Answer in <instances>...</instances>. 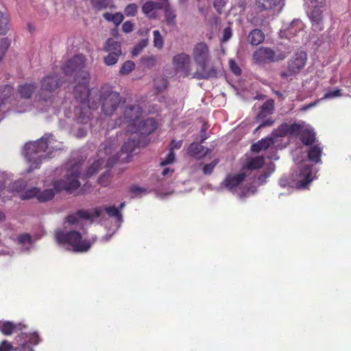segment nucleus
<instances>
[{"instance_id": "obj_8", "label": "nucleus", "mask_w": 351, "mask_h": 351, "mask_svg": "<svg viewBox=\"0 0 351 351\" xmlns=\"http://www.w3.org/2000/svg\"><path fill=\"white\" fill-rule=\"evenodd\" d=\"M119 160V158L117 156H112L108 158L106 162L104 159L100 158L95 161L92 165L87 170V176H92L96 173L101 167V166L106 163V167L108 171L100 176L98 178V182L104 186H106L110 180V172L109 170L112 168Z\"/></svg>"}, {"instance_id": "obj_62", "label": "nucleus", "mask_w": 351, "mask_h": 351, "mask_svg": "<svg viewBox=\"0 0 351 351\" xmlns=\"http://www.w3.org/2000/svg\"><path fill=\"white\" fill-rule=\"evenodd\" d=\"M173 172V169H171L169 167H167V168H165L163 170H162V175L163 176H166L169 172Z\"/></svg>"}, {"instance_id": "obj_53", "label": "nucleus", "mask_w": 351, "mask_h": 351, "mask_svg": "<svg viewBox=\"0 0 351 351\" xmlns=\"http://www.w3.org/2000/svg\"><path fill=\"white\" fill-rule=\"evenodd\" d=\"M230 66L231 71L237 75H240L241 74V69L238 66V65L233 61H230Z\"/></svg>"}, {"instance_id": "obj_18", "label": "nucleus", "mask_w": 351, "mask_h": 351, "mask_svg": "<svg viewBox=\"0 0 351 351\" xmlns=\"http://www.w3.org/2000/svg\"><path fill=\"white\" fill-rule=\"evenodd\" d=\"M26 326L21 323L15 324L10 321L0 322V331L4 335H10L18 330L21 331Z\"/></svg>"}, {"instance_id": "obj_15", "label": "nucleus", "mask_w": 351, "mask_h": 351, "mask_svg": "<svg viewBox=\"0 0 351 351\" xmlns=\"http://www.w3.org/2000/svg\"><path fill=\"white\" fill-rule=\"evenodd\" d=\"M253 58L256 63L261 64L278 61L283 58H276L274 51L270 48L261 47L254 53Z\"/></svg>"}, {"instance_id": "obj_23", "label": "nucleus", "mask_w": 351, "mask_h": 351, "mask_svg": "<svg viewBox=\"0 0 351 351\" xmlns=\"http://www.w3.org/2000/svg\"><path fill=\"white\" fill-rule=\"evenodd\" d=\"M300 141L305 145H312L315 142V133L311 128H303L300 134Z\"/></svg>"}, {"instance_id": "obj_46", "label": "nucleus", "mask_w": 351, "mask_h": 351, "mask_svg": "<svg viewBox=\"0 0 351 351\" xmlns=\"http://www.w3.org/2000/svg\"><path fill=\"white\" fill-rule=\"evenodd\" d=\"M174 160H175L174 152L173 150H169L165 159H164L163 160H162L160 162V165L165 166L167 165L171 164L174 162Z\"/></svg>"}, {"instance_id": "obj_24", "label": "nucleus", "mask_w": 351, "mask_h": 351, "mask_svg": "<svg viewBox=\"0 0 351 351\" xmlns=\"http://www.w3.org/2000/svg\"><path fill=\"white\" fill-rule=\"evenodd\" d=\"M36 89L35 83H25L18 87V92L22 98L29 99Z\"/></svg>"}, {"instance_id": "obj_27", "label": "nucleus", "mask_w": 351, "mask_h": 351, "mask_svg": "<svg viewBox=\"0 0 351 351\" xmlns=\"http://www.w3.org/2000/svg\"><path fill=\"white\" fill-rule=\"evenodd\" d=\"M322 154V147L317 145H311L308 149L307 158L308 160L316 164L321 161Z\"/></svg>"}, {"instance_id": "obj_10", "label": "nucleus", "mask_w": 351, "mask_h": 351, "mask_svg": "<svg viewBox=\"0 0 351 351\" xmlns=\"http://www.w3.org/2000/svg\"><path fill=\"white\" fill-rule=\"evenodd\" d=\"M85 65V57L82 54L74 56L68 60L62 66V71L65 75H75L74 78L78 79L81 72H86L83 70Z\"/></svg>"}, {"instance_id": "obj_39", "label": "nucleus", "mask_w": 351, "mask_h": 351, "mask_svg": "<svg viewBox=\"0 0 351 351\" xmlns=\"http://www.w3.org/2000/svg\"><path fill=\"white\" fill-rule=\"evenodd\" d=\"M153 36L154 47L158 49H162L164 46V39L163 37L161 36L159 30H154L153 32Z\"/></svg>"}, {"instance_id": "obj_11", "label": "nucleus", "mask_w": 351, "mask_h": 351, "mask_svg": "<svg viewBox=\"0 0 351 351\" xmlns=\"http://www.w3.org/2000/svg\"><path fill=\"white\" fill-rule=\"evenodd\" d=\"M104 51L108 53V55L104 58L105 64L112 66L118 62L122 54L121 45L112 38H108L104 44Z\"/></svg>"}, {"instance_id": "obj_12", "label": "nucleus", "mask_w": 351, "mask_h": 351, "mask_svg": "<svg viewBox=\"0 0 351 351\" xmlns=\"http://www.w3.org/2000/svg\"><path fill=\"white\" fill-rule=\"evenodd\" d=\"M63 82V80L58 75L52 74L47 75L41 81L40 97L43 100L47 101L50 97L47 95V94H51L58 87L62 86Z\"/></svg>"}, {"instance_id": "obj_9", "label": "nucleus", "mask_w": 351, "mask_h": 351, "mask_svg": "<svg viewBox=\"0 0 351 351\" xmlns=\"http://www.w3.org/2000/svg\"><path fill=\"white\" fill-rule=\"evenodd\" d=\"M307 55L304 51L295 53L293 56L288 61L287 71L280 73L283 79H287L290 76L298 73L306 65Z\"/></svg>"}, {"instance_id": "obj_13", "label": "nucleus", "mask_w": 351, "mask_h": 351, "mask_svg": "<svg viewBox=\"0 0 351 351\" xmlns=\"http://www.w3.org/2000/svg\"><path fill=\"white\" fill-rule=\"evenodd\" d=\"M86 106L82 105L80 107H76L75 109V114L76 115L77 121L81 124H86L91 116L90 110L97 109L99 107L98 101L88 99V103H86Z\"/></svg>"}, {"instance_id": "obj_54", "label": "nucleus", "mask_w": 351, "mask_h": 351, "mask_svg": "<svg viewBox=\"0 0 351 351\" xmlns=\"http://www.w3.org/2000/svg\"><path fill=\"white\" fill-rule=\"evenodd\" d=\"M182 145V141H176V140H172L171 142V147H170V149L169 150H173L176 149H180Z\"/></svg>"}, {"instance_id": "obj_51", "label": "nucleus", "mask_w": 351, "mask_h": 351, "mask_svg": "<svg viewBox=\"0 0 351 351\" xmlns=\"http://www.w3.org/2000/svg\"><path fill=\"white\" fill-rule=\"evenodd\" d=\"M133 29H134V25L131 21H125L122 25V30L125 33H130L131 32L133 31Z\"/></svg>"}, {"instance_id": "obj_60", "label": "nucleus", "mask_w": 351, "mask_h": 351, "mask_svg": "<svg viewBox=\"0 0 351 351\" xmlns=\"http://www.w3.org/2000/svg\"><path fill=\"white\" fill-rule=\"evenodd\" d=\"M102 210L100 207H96L94 208V216L99 217L101 215Z\"/></svg>"}, {"instance_id": "obj_49", "label": "nucleus", "mask_w": 351, "mask_h": 351, "mask_svg": "<svg viewBox=\"0 0 351 351\" xmlns=\"http://www.w3.org/2000/svg\"><path fill=\"white\" fill-rule=\"evenodd\" d=\"M209 128V125L208 123H204L202 125L201 130H200V137L201 140L199 141L200 143H204V141L207 139L208 136L206 134V131Z\"/></svg>"}, {"instance_id": "obj_41", "label": "nucleus", "mask_w": 351, "mask_h": 351, "mask_svg": "<svg viewBox=\"0 0 351 351\" xmlns=\"http://www.w3.org/2000/svg\"><path fill=\"white\" fill-rule=\"evenodd\" d=\"M135 64L133 61L128 60L125 62L119 70V73L121 75H128L134 69Z\"/></svg>"}, {"instance_id": "obj_31", "label": "nucleus", "mask_w": 351, "mask_h": 351, "mask_svg": "<svg viewBox=\"0 0 351 351\" xmlns=\"http://www.w3.org/2000/svg\"><path fill=\"white\" fill-rule=\"evenodd\" d=\"M10 29V23L8 16L0 11V35H6Z\"/></svg>"}, {"instance_id": "obj_21", "label": "nucleus", "mask_w": 351, "mask_h": 351, "mask_svg": "<svg viewBox=\"0 0 351 351\" xmlns=\"http://www.w3.org/2000/svg\"><path fill=\"white\" fill-rule=\"evenodd\" d=\"M202 143H193L189 147V153L191 156L197 158L204 157L209 152L208 148L201 145Z\"/></svg>"}, {"instance_id": "obj_58", "label": "nucleus", "mask_w": 351, "mask_h": 351, "mask_svg": "<svg viewBox=\"0 0 351 351\" xmlns=\"http://www.w3.org/2000/svg\"><path fill=\"white\" fill-rule=\"evenodd\" d=\"M66 221L70 224H75L77 222L75 215H71L66 217Z\"/></svg>"}, {"instance_id": "obj_47", "label": "nucleus", "mask_w": 351, "mask_h": 351, "mask_svg": "<svg viewBox=\"0 0 351 351\" xmlns=\"http://www.w3.org/2000/svg\"><path fill=\"white\" fill-rule=\"evenodd\" d=\"M341 96V90L340 89H335L330 90L324 94V99H331Z\"/></svg>"}, {"instance_id": "obj_19", "label": "nucleus", "mask_w": 351, "mask_h": 351, "mask_svg": "<svg viewBox=\"0 0 351 351\" xmlns=\"http://www.w3.org/2000/svg\"><path fill=\"white\" fill-rule=\"evenodd\" d=\"M191 58L185 53H180L173 56L172 64L178 71H184L190 63Z\"/></svg>"}, {"instance_id": "obj_26", "label": "nucleus", "mask_w": 351, "mask_h": 351, "mask_svg": "<svg viewBox=\"0 0 351 351\" xmlns=\"http://www.w3.org/2000/svg\"><path fill=\"white\" fill-rule=\"evenodd\" d=\"M274 110V101L273 99H267L261 108V111L258 113L256 118L261 119L271 114Z\"/></svg>"}, {"instance_id": "obj_3", "label": "nucleus", "mask_w": 351, "mask_h": 351, "mask_svg": "<svg viewBox=\"0 0 351 351\" xmlns=\"http://www.w3.org/2000/svg\"><path fill=\"white\" fill-rule=\"evenodd\" d=\"M55 239L59 245L75 252H87L91 246L90 242L82 240V234L75 230L66 232L58 230L55 232Z\"/></svg>"}, {"instance_id": "obj_34", "label": "nucleus", "mask_w": 351, "mask_h": 351, "mask_svg": "<svg viewBox=\"0 0 351 351\" xmlns=\"http://www.w3.org/2000/svg\"><path fill=\"white\" fill-rule=\"evenodd\" d=\"M154 84L156 90L158 93H161L163 92L167 88L169 82L165 77L162 76H159L154 78Z\"/></svg>"}, {"instance_id": "obj_4", "label": "nucleus", "mask_w": 351, "mask_h": 351, "mask_svg": "<svg viewBox=\"0 0 351 351\" xmlns=\"http://www.w3.org/2000/svg\"><path fill=\"white\" fill-rule=\"evenodd\" d=\"M99 97L96 96L95 101L101 103V110L106 116L113 115L120 105L124 102L119 93L115 91L109 84H104L99 89Z\"/></svg>"}, {"instance_id": "obj_44", "label": "nucleus", "mask_w": 351, "mask_h": 351, "mask_svg": "<svg viewBox=\"0 0 351 351\" xmlns=\"http://www.w3.org/2000/svg\"><path fill=\"white\" fill-rule=\"evenodd\" d=\"M138 7L135 3H130L128 5L125 10L124 13L127 16H134L137 13Z\"/></svg>"}, {"instance_id": "obj_37", "label": "nucleus", "mask_w": 351, "mask_h": 351, "mask_svg": "<svg viewBox=\"0 0 351 351\" xmlns=\"http://www.w3.org/2000/svg\"><path fill=\"white\" fill-rule=\"evenodd\" d=\"M304 128V123H294L289 124V134L291 136H298Z\"/></svg>"}, {"instance_id": "obj_36", "label": "nucleus", "mask_w": 351, "mask_h": 351, "mask_svg": "<svg viewBox=\"0 0 351 351\" xmlns=\"http://www.w3.org/2000/svg\"><path fill=\"white\" fill-rule=\"evenodd\" d=\"M11 45V40L7 37L0 39V62L5 57L8 49Z\"/></svg>"}, {"instance_id": "obj_2", "label": "nucleus", "mask_w": 351, "mask_h": 351, "mask_svg": "<svg viewBox=\"0 0 351 351\" xmlns=\"http://www.w3.org/2000/svg\"><path fill=\"white\" fill-rule=\"evenodd\" d=\"M80 173L78 171L73 169H69L63 179L58 180L53 182L54 189H48L40 191L38 189L37 199L39 202H45L51 200L55 196L56 193L66 191L67 192H72L80 186L79 182Z\"/></svg>"}, {"instance_id": "obj_57", "label": "nucleus", "mask_w": 351, "mask_h": 351, "mask_svg": "<svg viewBox=\"0 0 351 351\" xmlns=\"http://www.w3.org/2000/svg\"><path fill=\"white\" fill-rule=\"evenodd\" d=\"M101 149H103L106 154H112V146L110 145H108L107 143H102L101 145Z\"/></svg>"}, {"instance_id": "obj_48", "label": "nucleus", "mask_w": 351, "mask_h": 351, "mask_svg": "<svg viewBox=\"0 0 351 351\" xmlns=\"http://www.w3.org/2000/svg\"><path fill=\"white\" fill-rule=\"evenodd\" d=\"M130 192L137 196L138 195H140L141 193H146L147 189L136 185H134L130 188Z\"/></svg>"}, {"instance_id": "obj_5", "label": "nucleus", "mask_w": 351, "mask_h": 351, "mask_svg": "<svg viewBox=\"0 0 351 351\" xmlns=\"http://www.w3.org/2000/svg\"><path fill=\"white\" fill-rule=\"evenodd\" d=\"M193 56L196 64L201 67V71H196L193 73L194 78L203 80L217 77V70L215 67H212L209 70L206 69L210 56L208 46L205 43L201 42L195 45Z\"/></svg>"}, {"instance_id": "obj_56", "label": "nucleus", "mask_w": 351, "mask_h": 351, "mask_svg": "<svg viewBox=\"0 0 351 351\" xmlns=\"http://www.w3.org/2000/svg\"><path fill=\"white\" fill-rule=\"evenodd\" d=\"M274 123V121L270 119L265 120L256 129V131H258L260 128L263 127L271 126Z\"/></svg>"}, {"instance_id": "obj_30", "label": "nucleus", "mask_w": 351, "mask_h": 351, "mask_svg": "<svg viewBox=\"0 0 351 351\" xmlns=\"http://www.w3.org/2000/svg\"><path fill=\"white\" fill-rule=\"evenodd\" d=\"M272 143L273 139L271 138H262L252 145L251 150L254 152H259L262 150L267 149Z\"/></svg>"}, {"instance_id": "obj_14", "label": "nucleus", "mask_w": 351, "mask_h": 351, "mask_svg": "<svg viewBox=\"0 0 351 351\" xmlns=\"http://www.w3.org/2000/svg\"><path fill=\"white\" fill-rule=\"evenodd\" d=\"M142 108L138 105L128 106L124 109V119L133 128V127H136V123L142 115Z\"/></svg>"}, {"instance_id": "obj_38", "label": "nucleus", "mask_w": 351, "mask_h": 351, "mask_svg": "<svg viewBox=\"0 0 351 351\" xmlns=\"http://www.w3.org/2000/svg\"><path fill=\"white\" fill-rule=\"evenodd\" d=\"M105 211L109 217H114L119 222L122 221L123 219L121 211L114 206L106 207Z\"/></svg>"}, {"instance_id": "obj_64", "label": "nucleus", "mask_w": 351, "mask_h": 351, "mask_svg": "<svg viewBox=\"0 0 351 351\" xmlns=\"http://www.w3.org/2000/svg\"><path fill=\"white\" fill-rule=\"evenodd\" d=\"M5 220V213L0 210V222H2Z\"/></svg>"}, {"instance_id": "obj_22", "label": "nucleus", "mask_w": 351, "mask_h": 351, "mask_svg": "<svg viewBox=\"0 0 351 351\" xmlns=\"http://www.w3.org/2000/svg\"><path fill=\"white\" fill-rule=\"evenodd\" d=\"M245 178V174L243 173L234 175H228L223 181V183L226 188L232 189L233 188L237 186L240 183H241L244 180Z\"/></svg>"}, {"instance_id": "obj_20", "label": "nucleus", "mask_w": 351, "mask_h": 351, "mask_svg": "<svg viewBox=\"0 0 351 351\" xmlns=\"http://www.w3.org/2000/svg\"><path fill=\"white\" fill-rule=\"evenodd\" d=\"M139 135L134 132L132 136L124 143L121 151L126 153L133 152L136 147H140L141 141Z\"/></svg>"}, {"instance_id": "obj_7", "label": "nucleus", "mask_w": 351, "mask_h": 351, "mask_svg": "<svg viewBox=\"0 0 351 351\" xmlns=\"http://www.w3.org/2000/svg\"><path fill=\"white\" fill-rule=\"evenodd\" d=\"M75 80L77 84L74 88L73 93L76 100L82 105L88 103L89 99L91 101L95 100L92 96L93 90L88 88L90 75L88 72H81L80 78L75 79Z\"/></svg>"}, {"instance_id": "obj_17", "label": "nucleus", "mask_w": 351, "mask_h": 351, "mask_svg": "<svg viewBox=\"0 0 351 351\" xmlns=\"http://www.w3.org/2000/svg\"><path fill=\"white\" fill-rule=\"evenodd\" d=\"M313 180V167L304 165L300 169L298 180L296 182V188L305 189Z\"/></svg>"}, {"instance_id": "obj_40", "label": "nucleus", "mask_w": 351, "mask_h": 351, "mask_svg": "<svg viewBox=\"0 0 351 351\" xmlns=\"http://www.w3.org/2000/svg\"><path fill=\"white\" fill-rule=\"evenodd\" d=\"M38 192V188L33 187L32 189L25 191L23 193H21L20 195V198L21 199H29L34 197L37 198Z\"/></svg>"}, {"instance_id": "obj_63", "label": "nucleus", "mask_w": 351, "mask_h": 351, "mask_svg": "<svg viewBox=\"0 0 351 351\" xmlns=\"http://www.w3.org/2000/svg\"><path fill=\"white\" fill-rule=\"evenodd\" d=\"M147 45V40H143L140 43H139V46L140 47H142V49H143L144 47H145Z\"/></svg>"}, {"instance_id": "obj_35", "label": "nucleus", "mask_w": 351, "mask_h": 351, "mask_svg": "<svg viewBox=\"0 0 351 351\" xmlns=\"http://www.w3.org/2000/svg\"><path fill=\"white\" fill-rule=\"evenodd\" d=\"M160 8H161L160 3L148 1L143 5L142 11L146 15H151L153 11Z\"/></svg>"}, {"instance_id": "obj_61", "label": "nucleus", "mask_w": 351, "mask_h": 351, "mask_svg": "<svg viewBox=\"0 0 351 351\" xmlns=\"http://www.w3.org/2000/svg\"><path fill=\"white\" fill-rule=\"evenodd\" d=\"M144 61L147 64H154L155 62V58L154 56H149L144 58Z\"/></svg>"}, {"instance_id": "obj_32", "label": "nucleus", "mask_w": 351, "mask_h": 351, "mask_svg": "<svg viewBox=\"0 0 351 351\" xmlns=\"http://www.w3.org/2000/svg\"><path fill=\"white\" fill-rule=\"evenodd\" d=\"M103 17L107 21L112 22L116 26L120 25L124 18L123 15L121 12H116L115 14L105 12L103 14Z\"/></svg>"}, {"instance_id": "obj_29", "label": "nucleus", "mask_w": 351, "mask_h": 351, "mask_svg": "<svg viewBox=\"0 0 351 351\" xmlns=\"http://www.w3.org/2000/svg\"><path fill=\"white\" fill-rule=\"evenodd\" d=\"M90 3L93 8L97 11L115 7L113 0H90Z\"/></svg>"}, {"instance_id": "obj_6", "label": "nucleus", "mask_w": 351, "mask_h": 351, "mask_svg": "<svg viewBox=\"0 0 351 351\" xmlns=\"http://www.w3.org/2000/svg\"><path fill=\"white\" fill-rule=\"evenodd\" d=\"M40 341L36 332H21L14 338V346L6 340L3 341L0 344V351H34L32 346L37 345Z\"/></svg>"}, {"instance_id": "obj_45", "label": "nucleus", "mask_w": 351, "mask_h": 351, "mask_svg": "<svg viewBox=\"0 0 351 351\" xmlns=\"http://www.w3.org/2000/svg\"><path fill=\"white\" fill-rule=\"evenodd\" d=\"M219 160L217 159L214 160L211 162L206 164L203 167V173L205 175H210L213 171L214 168L217 165Z\"/></svg>"}, {"instance_id": "obj_16", "label": "nucleus", "mask_w": 351, "mask_h": 351, "mask_svg": "<svg viewBox=\"0 0 351 351\" xmlns=\"http://www.w3.org/2000/svg\"><path fill=\"white\" fill-rule=\"evenodd\" d=\"M157 128L156 121L152 118L140 120L136 123V127H133L134 132L140 135L146 136L153 132Z\"/></svg>"}, {"instance_id": "obj_55", "label": "nucleus", "mask_w": 351, "mask_h": 351, "mask_svg": "<svg viewBox=\"0 0 351 351\" xmlns=\"http://www.w3.org/2000/svg\"><path fill=\"white\" fill-rule=\"evenodd\" d=\"M31 237L28 234H22L19 237V241L21 243H25L30 242Z\"/></svg>"}, {"instance_id": "obj_52", "label": "nucleus", "mask_w": 351, "mask_h": 351, "mask_svg": "<svg viewBox=\"0 0 351 351\" xmlns=\"http://www.w3.org/2000/svg\"><path fill=\"white\" fill-rule=\"evenodd\" d=\"M75 215L81 218V219H90V215L88 213V210H79L76 212Z\"/></svg>"}, {"instance_id": "obj_43", "label": "nucleus", "mask_w": 351, "mask_h": 351, "mask_svg": "<svg viewBox=\"0 0 351 351\" xmlns=\"http://www.w3.org/2000/svg\"><path fill=\"white\" fill-rule=\"evenodd\" d=\"M165 15L167 23L169 25H174L176 21V14L170 8H166L165 10Z\"/></svg>"}, {"instance_id": "obj_25", "label": "nucleus", "mask_w": 351, "mask_h": 351, "mask_svg": "<svg viewBox=\"0 0 351 351\" xmlns=\"http://www.w3.org/2000/svg\"><path fill=\"white\" fill-rule=\"evenodd\" d=\"M264 40L265 34L259 29H254L252 30L247 36L248 42L253 46H256L261 44L264 41Z\"/></svg>"}, {"instance_id": "obj_28", "label": "nucleus", "mask_w": 351, "mask_h": 351, "mask_svg": "<svg viewBox=\"0 0 351 351\" xmlns=\"http://www.w3.org/2000/svg\"><path fill=\"white\" fill-rule=\"evenodd\" d=\"M282 0H256V5L261 10H268L279 6Z\"/></svg>"}, {"instance_id": "obj_33", "label": "nucleus", "mask_w": 351, "mask_h": 351, "mask_svg": "<svg viewBox=\"0 0 351 351\" xmlns=\"http://www.w3.org/2000/svg\"><path fill=\"white\" fill-rule=\"evenodd\" d=\"M265 164V158L262 156H256L249 160L246 165L248 169H258L261 168Z\"/></svg>"}, {"instance_id": "obj_42", "label": "nucleus", "mask_w": 351, "mask_h": 351, "mask_svg": "<svg viewBox=\"0 0 351 351\" xmlns=\"http://www.w3.org/2000/svg\"><path fill=\"white\" fill-rule=\"evenodd\" d=\"M287 134H289V124L287 123H282L278 126L276 130V136L284 137Z\"/></svg>"}, {"instance_id": "obj_50", "label": "nucleus", "mask_w": 351, "mask_h": 351, "mask_svg": "<svg viewBox=\"0 0 351 351\" xmlns=\"http://www.w3.org/2000/svg\"><path fill=\"white\" fill-rule=\"evenodd\" d=\"M232 31L231 27H226L223 32V36L221 38V41L227 42L232 37Z\"/></svg>"}, {"instance_id": "obj_1", "label": "nucleus", "mask_w": 351, "mask_h": 351, "mask_svg": "<svg viewBox=\"0 0 351 351\" xmlns=\"http://www.w3.org/2000/svg\"><path fill=\"white\" fill-rule=\"evenodd\" d=\"M53 136L45 134L36 141L29 142L25 145V156L30 163V169H36L40 167L42 160L50 158L54 150L52 145L54 141Z\"/></svg>"}, {"instance_id": "obj_59", "label": "nucleus", "mask_w": 351, "mask_h": 351, "mask_svg": "<svg viewBox=\"0 0 351 351\" xmlns=\"http://www.w3.org/2000/svg\"><path fill=\"white\" fill-rule=\"evenodd\" d=\"M142 47H140L139 45H136L132 50V55L136 56L139 53V52L142 50Z\"/></svg>"}]
</instances>
